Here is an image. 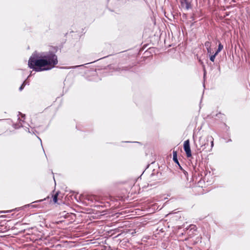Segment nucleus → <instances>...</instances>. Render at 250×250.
Returning a JSON list of instances; mask_svg holds the SVG:
<instances>
[{"instance_id": "nucleus-1", "label": "nucleus", "mask_w": 250, "mask_h": 250, "mask_svg": "<svg viewBox=\"0 0 250 250\" xmlns=\"http://www.w3.org/2000/svg\"><path fill=\"white\" fill-rule=\"evenodd\" d=\"M28 64L30 68L37 72L47 70V57L35 52L29 58Z\"/></svg>"}, {"instance_id": "nucleus-2", "label": "nucleus", "mask_w": 250, "mask_h": 250, "mask_svg": "<svg viewBox=\"0 0 250 250\" xmlns=\"http://www.w3.org/2000/svg\"><path fill=\"white\" fill-rule=\"evenodd\" d=\"M195 145L198 150L200 152L205 150L210 152L214 146L213 138L211 136L200 137L198 141H194Z\"/></svg>"}, {"instance_id": "nucleus-3", "label": "nucleus", "mask_w": 250, "mask_h": 250, "mask_svg": "<svg viewBox=\"0 0 250 250\" xmlns=\"http://www.w3.org/2000/svg\"><path fill=\"white\" fill-rule=\"evenodd\" d=\"M58 57L55 54L48 53V70L54 68L58 64Z\"/></svg>"}, {"instance_id": "nucleus-4", "label": "nucleus", "mask_w": 250, "mask_h": 250, "mask_svg": "<svg viewBox=\"0 0 250 250\" xmlns=\"http://www.w3.org/2000/svg\"><path fill=\"white\" fill-rule=\"evenodd\" d=\"M184 149L188 157L191 156V152L190 147V143L189 140H187L184 142Z\"/></svg>"}, {"instance_id": "nucleus-5", "label": "nucleus", "mask_w": 250, "mask_h": 250, "mask_svg": "<svg viewBox=\"0 0 250 250\" xmlns=\"http://www.w3.org/2000/svg\"><path fill=\"white\" fill-rule=\"evenodd\" d=\"M58 49L57 46L49 45L48 46V53H49V54H56Z\"/></svg>"}, {"instance_id": "nucleus-6", "label": "nucleus", "mask_w": 250, "mask_h": 250, "mask_svg": "<svg viewBox=\"0 0 250 250\" xmlns=\"http://www.w3.org/2000/svg\"><path fill=\"white\" fill-rule=\"evenodd\" d=\"M186 230H188V229H189V232H191L192 233H193L194 231H196L197 228H196V226H195V225H190L189 226V228H186Z\"/></svg>"}, {"instance_id": "nucleus-7", "label": "nucleus", "mask_w": 250, "mask_h": 250, "mask_svg": "<svg viewBox=\"0 0 250 250\" xmlns=\"http://www.w3.org/2000/svg\"><path fill=\"white\" fill-rule=\"evenodd\" d=\"M58 194H59V192H57L54 195H53L52 196V199H53V201L54 203H55V204L57 203Z\"/></svg>"}, {"instance_id": "nucleus-8", "label": "nucleus", "mask_w": 250, "mask_h": 250, "mask_svg": "<svg viewBox=\"0 0 250 250\" xmlns=\"http://www.w3.org/2000/svg\"><path fill=\"white\" fill-rule=\"evenodd\" d=\"M173 160L175 163L177 164L179 166H180L177 157V152L176 151L173 152Z\"/></svg>"}, {"instance_id": "nucleus-9", "label": "nucleus", "mask_w": 250, "mask_h": 250, "mask_svg": "<svg viewBox=\"0 0 250 250\" xmlns=\"http://www.w3.org/2000/svg\"><path fill=\"white\" fill-rule=\"evenodd\" d=\"M223 45L220 42L218 45V49L215 52L216 54L217 55L223 49Z\"/></svg>"}, {"instance_id": "nucleus-10", "label": "nucleus", "mask_w": 250, "mask_h": 250, "mask_svg": "<svg viewBox=\"0 0 250 250\" xmlns=\"http://www.w3.org/2000/svg\"><path fill=\"white\" fill-rule=\"evenodd\" d=\"M129 70V68L128 67H119L116 68V71H123V70L126 71V70Z\"/></svg>"}, {"instance_id": "nucleus-11", "label": "nucleus", "mask_w": 250, "mask_h": 250, "mask_svg": "<svg viewBox=\"0 0 250 250\" xmlns=\"http://www.w3.org/2000/svg\"><path fill=\"white\" fill-rule=\"evenodd\" d=\"M205 46L207 49L211 48V42L209 41L206 42L205 43Z\"/></svg>"}, {"instance_id": "nucleus-12", "label": "nucleus", "mask_w": 250, "mask_h": 250, "mask_svg": "<svg viewBox=\"0 0 250 250\" xmlns=\"http://www.w3.org/2000/svg\"><path fill=\"white\" fill-rule=\"evenodd\" d=\"M217 54L215 53L213 55H212L210 56L209 59L210 60L213 62L214 61L215 57L216 56Z\"/></svg>"}, {"instance_id": "nucleus-13", "label": "nucleus", "mask_w": 250, "mask_h": 250, "mask_svg": "<svg viewBox=\"0 0 250 250\" xmlns=\"http://www.w3.org/2000/svg\"><path fill=\"white\" fill-rule=\"evenodd\" d=\"M207 50L208 54L210 55L212 53V49H211V48L207 49Z\"/></svg>"}, {"instance_id": "nucleus-14", "label": "nucleus", "mask_w": 250, "mask_h": 250, "mask_svg": "<svg viewBox=\"0 0 250 250\" xmlns=\"http://www.w3.org/2000/svg\"><path fill=\"white\" fill-rule=\"evenodd\" d=\"M26 84V81H25L22 84V85H21V86L20 87V90H22L23 89V88H24V86Z\"/></svg>"}, {"instance_id": "nucleus-15", "label": "nucleus", "mask_w": 250, "mask_h": 250, "mask_svg": "<svg viewBox=\"0 0 250 250\" xmlns=\"http://www.w3.org/2000/svg\"><path fill=\"white\" fill-rule=\"evenodd\" d=\"M188 234L189 237H192V236L193 235V233H192L191 232H189V231L188 232Z\"/></svg>"}, {"instance_id": "nucleus-16", "label": "nucleus", "mask_w": 250, "mask_h": 250, "mask_svg": "<svg viewBox=\"0 0 250 250\" xmlns=\"http://www.w3.org/2000/svg\"><path fill=\"white\" fill-rule=\"evenodd\" d=\"M83 66V64L82 65H76V66H73L72 67V68H77V67H81V66Z\"/></svg>"}, {"instance_id": "nucleus-17", "label": "nucleus", "mask_w": 250, "mask_h": 250, "mask_svg": "<svg viewBox=\"0 0 250 250\" xmlns=\"http://www.w3.org/2000/svg\"><path fill=\"white\" fill-rule=\"evenodd\" d=\"M189 6H190V4L188 2H186V8L187 9H188L189 8Z\"/></svg>"}, {"instance_id": "nucleus-18", "label": "nucleus", "mask_w": 250, "mask_h": 250, "mask_svg": "<svg viewBox=\"0 0 250 250\" xmlns=\"http://www.w3.org/2000/svg\"><path fill=\"white\" fill-rule=\"evenodd\" d=\"M47 245H48V248L49 247H53V245H52V244H50L49 242H48Z\"/></svg>"}, {"instance_id": "nucleus-19", "label": "nucleus", "mask_w": 250, "mask_h": 250, "mask_svg": "<svg viewBox=\"0 0 250 250\" xmlns=\"http://www.w3.org/2000/svg\"><path fill=\"white\" fill-rule=\"evenodd\" d=\"M9 212V211H8V210L0 211V212H1V213H6V212Z\"/></svg>"}, {"instance_id": "nucleus-20", "label": "nucleus", "mask_w": 250, "mask_h": 250, "mask_svg": "<svg viewBox=\"0 0 250 250\" xmlns=\"http://www.w3.org/2000/svg\"><path fill=\"white\" fill-rule=\"evenodd\" d=\"M229 142H231V140L230 139H229L228 141H226V143H228Z\"/></svg>"}, {"instance_id": "nucleus-21", "label": "nucleus", "mask_w": 250, "mask_h": 250, "mask_svg": "<svg viewBox=\"0 0 250 250\" xmlns=\"http://www.w3.org/2000/svg\"><path fill=\"white\" fill-rule=\"evenodd\" d=\"M205 75H206V71H204V77H205Z\"/></svg>"}, {"instance_id": "nucleus-22", "label": "nucleus", "mask_w": 250, "mask_h": 250, "mask_svg": "<svg viewBox=\"0 0 250 250\" xmlns=\"http://www.w3.org/2000/svg\"><path fill=\"white\" fill-rule=\"evenodd\" d=\"M53 179H54V181L55 184H56V182H55V180L54 176H53Z\"/></svg>"}]
</instances>
